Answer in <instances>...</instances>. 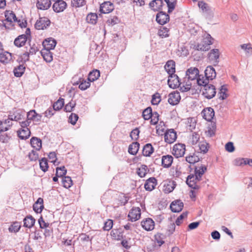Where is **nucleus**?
Masks as SVG:
<instances>
[{
    "instance_id": "20e7f679",
    "label": "nucleus",
    "mask_w": 252,
    "mask_h": 252,
    "mask_svg": "<svg viewBox=\"0 0 252 252\" xmlns=\"http://www.w3.org/2000/svg\"><path fill=\"white\" fill-rule=\"evenodd\" d=\"M51 22L47 17H41L36 22L34 27L36 30H44L50 25Z\"/></svg>"
},
{
    "instance_id": "bb28decb",
    "label": "nucleus",
    "mask_w": 252,
    "mask_h": 252,
    "mask_svg": "<svg viewBox=\"0 0 252 252\" xmlns=\"http://www.w3.org/2000/svg\"><path fill=\"white\" fill-rule=\"evenodd\" d=\"M24 116V112L21 110L15 111L12 114L9 115V118L13 121H18L21 120Z\"/></svg>"
},
{
    "instance_id": "0eeeda50",
    "label": "nucleus",
    "mask_w": 252,
    "mask_h": 252,
    "mask_svg": "<svg viewBox=\"0 0 252 252\" xmlns=\"http://www.w3.org/2000/svg\"><path fill=\"white\" fill-rule=\"evenodd\" d=\"M199 76V70L196 67H190L186 71V78L195 81Z\"/></svg>"
},
{
    "instance_id": "864d4df0",
    "label": "nucleus",
    "mask_w": 252,
    "mask_h": 252,
    "mask_svg": "<svg viewBox=\"0 0 252 252\" xmlns=\"http://www.w3.org/2000/svg\"><path fill=\"white\" fill-rule=\"evenodd\" d=\"M161 101L160 94L156 93L152 95L151 103L153 105H158Z\"/></svg>"
},
{
    "instance_id": "e2e57ef3",
    "label": "nucleus",
    "mask_w": 252,
    "mask_h": 252,
    "mask_svg": "<svg viewBox=\"0 0 252 252\" xmlns=\"http://www.w3.org/2000/svg\"><path fill=\"white\" fill-rule=\"evenodd\" d=\"M26 50L25 51L28 52V54L29 55L35 54L37 51V48L35 46H32L31 45H29L28 46H26Z\"/></svg>"
},
{
    "instance_id": "49530a36",
    "label": "nucleus",
    "mask_w": 252,
    "mask_h": 252,
    "mask_svg": "<svg viewBox=\"0 0 252 252\" xmlns=\"http://www.w3.org/2000/svg\"><path fill=\"white\" fill-rule=\"evenodd\" d=\"M153 113L152 108L149 107L143 111L142 116L145 120H148L152 116Z\"/></svg>"
},
{
    "instance_id": "6e6d98bb",
    "label": "nucleus",
    "mask_w": 252,
    "mask_h": 252,
    "mask_svg": "<svg viewBox=\"0 0 252 252\" xmlns=\"http://www.w3.org/2000/svg\"><path fill=\"white\" fill-rule=\"evenodd\" d=\"M186 161L191 164L194 163L198 161L199 158L195 155H189L186 158Z\"/></svg>"
},
{
    "instance_id": "c9c22d12",
    "label": "nucleus",
    "mask_w": 252,
    "mask_h": 252,
    "mask_svg": "<svg viewBox=\"0 0 252 252\" xmlns=\"http://www.w3.org/2000/svg\"><path fill=\"white\" fill-rule=\"evenodd\" d=\"M139 148V144L138 142H133L129 146L128 153L132 155H135Z\"/></svg>"
},
{
    "instance_id": "79ce46f5",
    "label": "nucleus",
    "mask_w": 252,
    "mask_h": 252,
    "mask_svg": "<svg viewBox=\"0 0 252 252\" xmlns=\"http://www.w3.org/2000/svg\"><path fill=\"white\" fill-rule=\"evenodd\" d=\"M195 81L198 85L205 87V85L209 84V80L203 76L199 75Z\"/></svg>"
},
{
    "instance_id": "473e14b6",
    "label": "nucleus",
    "mask_w": 252,
    "mask_h": 252,
    "mask_svg": "<svg viewBox=\"0 0 252 252\" xmlns=\"http://www.w3.org/2000/svg\"><path fill=\"white\" fill-rule=\"evenodd\" d=\"M17 133L18 136L21 139H27L31 135V131L29 128L20 129L17 131Z\"/></svg>"
},
{
    "instance_id": "e433bc0d",
    "label": "nucleus",
    "mask_w": 252,
    "mask_h": 252,
    "mask_svg": "<svg viewBox=\"0 0 252 252\" xmlns=\"http://www.w3.org/2000/svg\"><path fill=\"white\" fill-rule=\"evenodd\" d=\"M154 152V148L151 144H146L143 148V154L145 157H149Z\"/></svg>"
},
{
    "instance_id": "1a4fd4ad",
    "label": "nucleus",
    "mask_w": 252,
    "mask_h": 252,
    "mask_svg": "<svg viewBox=\"0 0 252 252\" xmlns=\"http://www.w3.org/2000/svg\"><path fill=\"white\" fill-rule=\"evenodd\" d=\"M176 139V132L173 129L168 130L164 134V140L167 143H173Z\"/></svg>"
},
{
    "instance_id": "37998d69",
    "label": "nucleus",
    "mask_w": 252,
    "mask_h": 252,
    "mask_svg": "<svg viewBox=\"0 0 252 252\" xmlns=\"http://www.w3.org/2000/svg\"><path fill=\"white\" fill-rule=\"evenodd\" d=\"M62 184L65 188L68 189L72 185V181L69 176H64L62 179Z\"/></svg>"
},
{
    "instance_id": "4468645a",
    "label": "nucleus",
    "mask_w": 252,
    "mask_h": 252,
    "mask_svg": "<svg viewBox=\"0 0 252 252\" xmlns=\"http://www.w3.org/2000/svg\"><path fill=\"white\" fill-rule=\"evenodd\" d=\"M181 99L180 93L177 92H173L168 95V102L172 105L177 104Z\"/></svg>"
},
{
    "instance_id": "58836bf2",
    "label": "nucleus",
    "mask_w": 252,
    "mask_h": 252,
    "mask_svg": "<svg viewBox=\"0 0 252 252\" xmlns=\"http://www.w3.org/2000/svg\"><path fill=\"white\" fill-rule=\"evenodd\" d=\"M198 6L203 13H209L211 11V8L209 5L204 1H199L198 2Z\"/></svg>"
},
{
    "instance_id": "09e8293b",
    "label": "nucleus",
    "mask_w": 252,
    "mask_h": 252,
    "mask_svg": "<svg viewBox=\"0 0 252 252\" xmlns=\"http://www.w3.org/2000/svg\"><path fill=\"white\" fill-rule=\"evenodd\" d=\"M148 170V167L145 165H142L137 170V174L140 177H144L147 174V171Z\"/></svg>"
},
{
    "instance_id": "5fc2aeb1",
    "label": "nucleus",
    "mask_w": 252,
    "mask_h": 252,
    "mask_svg": "<svg viewBox=\"0 0 252 252\" xmlns=\"http://www.w3.org/2000/svg\"><path fill=\"white\" fill-rule=\"evenodd\" d=\"M6 20L10 22H15L17 21L15 14L13 12H8L5 14Z\"/></svg>"
},
{
    "instance_id": "ea45409f",
    "label": "nucleus",
    "mask_w": 252,
    "mask_h": 252,
    "mask_svg": "<svg viewBox=\"0 0 252 252\" xmlns=\"http://www.w3.org/2000/svg\"><path fill=\"white\" fill-rule=\"evenodd\" d=\"M100 76V72L98 70H94L90 72L88 76V80L90 82H93L97 80Z\"/></svg>"
},
{
    "instance_id": "f704fd0d",
    "label": "nucleus",
    "mask_w": 252,
    "mask_h": 252,
    "mask_svg": "<svg viewBox=\"0 0 252 252\" xmlns=\"http://www.w3.org/2000/svg\"><path fill=\"white\" fill-rule=\"evenodd\" d=\"M35 221V219L32 216H27L24 219V226L30 228L33 226Z\"/></svg>"
},
{
    "instance_id": "72a5a7b5",
    "label": "nucleus",
    "mask_w": 252,
    "mask_h": 252,
    "mask_svg": "<svg viewBox=\"0 0 252 252\" xmlns=\"http://www.w3.org/2000/svg\"><path fill=\"white\" fill-rule=\"evenodd\" d=\"M206 170V166L204 165H201V166L195 168L194 175L196 176V177L200 181L201 177L204 174Z\"/></svg>"
},
{
    "instance_id": "2f4dec72",
    "label": "nucleus",
    "mask_w": 252,
    "mask_h": 252,
    "mask_svg": "<svg viewBox=\"0 0 252 252\" xmlns=\"http://www.w3.org/2000/svg\"><path fill=\"white\" fill-rule=\"evenodd\" d=\"M12 59L11 54L8 52H2L0 53V62L6 63Z\"/></svg>"
},
{
    "instance_id": "3c124183",
    "label": "nucleus",
    "mask_w": 252,
    "mask_h": 252,
    "mask_svg": "<svg viewBox=\"0 0 252 252\" xmlns=\"http://www.w3.org/2000/svg\"><path fill=\"white\" fill-rule=\"evenodd\" d=\"M190 81L191 80L188 79L185 84V83H183L182 84V86L181 85L180 90L182 92H187L190 89L192 86V83H191Z\"/></svg>"
},
{
    "instance_id": "774afa93",
    "label": "nucleus",
    "mask_w": 252,
    "mask_h": 252,
    "mask_svg": "<svg viewBox=\"0 0 252 252\" xmlns=\"http://www.w3.org/2000/svg\"><path fill=\"white\" fill-rule=\"evenodd\" d=\"M90 86V82L89 81H87L86 80H83L79 85V88L80 90L84 91L88 88Z\"/></svg>"
},
{
    "instance_id": "338daca9",
    "label": "nucleus",
    "mask_w": 252,
    "mask_h": 252,
    "mask_svg": "<svg viewBox=\"0 0 252 252\" xmlns=\"http://www.w3.org/2000/svg\"><path fill=\"white\" fill-rule=\"evenodd\" d=\"M246 159L244 158H236L234 161L233 163L236 166H242L244 165H246Z\"/></svg>"
},
{
    "instance_id": "39448f33",
    "label": "nucleus",
    "mask_w": 252,
    "mask_h": 252,
    "mask_svg": "<svg viewBox=\"0 0 252 252\" xmlns=\"http://www.w3.org/2000/svg\"><path fill=\"white\" fill-rule=\"evenodd\" d=\"M168 84L171 88L175 89L180 87L182 83H180L178 76L174 73L169 75Z\"/></svg>"
},
{
    "instance_id": "393cba45",
    "label": "nucleus",
    "mask_w": 252,
    "mask_h": 252,
    "mask_svg": "<svg viewBox=\"0 0 252 252\" xmlns=\"http://www.w3.org/2000/svg\"><path fill=\"white\" fill-rule=\"evenodd\" d=\"M164 68L169 75L175 72V63L173 60L168 61L164 66Z\"/></svg>"
},
{
    "instance_id": "7ed1b4c3",
    "label": "nucleus",
    "mask_w": 252,
    "mask_h": 252,
    "mask_svg": "<svg viewBox=\"0 0 252 252\" xmlns=\"http://www.w3.org/2000/svg\"><path fill=\"white\" fill-rule=\"evenodd\" d=\"M216 94V89L214 86L211 84L205 85L202 89L203 95L208 99L212 98Z\"/></svg>"
},
{
    "instance_id": "cd10ccee",
    "label": "nucleus",
    "mask_w": 252,
    "mask_h": 252,
    "mask_svg": "<svg viewBox=\"0 0 252 252\" xmlns=\"http://www.w3.org/2000/svg\"><path fill=\"white\" fill-rule=\"evenodd\" d=\"M163 2L162 0H153L150 3V7L154 11L161 9Z\"/></svg>"
},
{
    "instance_id": "a19ab883",
    "label": "nucleus",
    "mask_w": 252,
    "mask_h": 252,
    "mask_svg": "<svg viewBox=\"0 0 252 252\" xmlns=\"http://www.w3.org/2000/svg\"><path fill=\"white\" fill-rule=\"evenodd\" d=\"M198 147L201 153H206L209 149V144L205 141H202L199 143Z\"/></svg>"
},
{
    "instance_id": "f03ea898",
    "label": "nucleus",
    "mask_w": 252,
    "mask_h": 252,
    "mask_svg": "<svg viewBox=\"0 0 252 252\" xmlns=\"http://www.w3.org/2000/svg\"><path fill=\"white\" fill-rule=\"evenodd\" d=\"M186 151V145L182 143L175 144L172 150V154L176 158H180L184 156Z\"/></svg>"
},
{
    "instance_id": "6e6552de",
    "label": "nucleus",
    "mask_w": 252,
    "mask_h": 252,
    "mask_svg": "<svg viewBox=\"0 0 252 252\" xmlns=\"http://www.w3.org/2000/svg\"><path fill=\"white\" fill-rule=\"evenodd\" d=\"M114 9L113 3L109 1H105L100 5L99 11L101 13L106 14L112 12Z\"/></svg>"
},
{
    "instance_id": "6ab92c4d",
    "label": "nucleus",
    "mask_w": 252,
    "mask_h": 252,
    "mask_svg": "<svg viewBox=\"0 0 252 252\" xmlns=\"http://www.w3.org/2000/svg\"><path fill=\"white\" fill-rule=\"evenodd\" d=\"M157 185V181L155 178L151 177L148 179L144 185L145 189L146 190L152 191Z\"/></svg>"
},
{
    "instance_id": "4be33fe9",
    "label": "nucleus",
    "mask_w": 252,
    "mask_h": 252,
    "mask_svg": "<svg viewBox=\"0 0 252 252\" xmlns=\"http://www.w3.org/2000/svg\"><path fill=\"white\" fill-rule=\"evenodd\" d=\"M205 77L209 80H212L215 78L216 76V72L213 67L212 66H208L206 67L205 70Z\"/></svg>"
},
{
    "instance_id": "bf43d9fd",
    "label": "nucleus",
    "mask_w": 252,
    "mask_h": 252,
    "mask_svg": "<svg viewBox=\"0 0 252 252\" xmlns=\"http://www.w3.org/2000/svg\"><path fill=\"white\" fill-rule=\"evenodd\" d=\"M28 157L31 161H36L38 159L39 155L36 151L32 150L29 153Z\"/></svg>"
},
{
    "instance_id": "a18cd8bd",
    "label": "nucleus",
    "mask_w": 252,
    "mask_h": 252,
    "mask_svg": "<svg viewBox=\"0 0 252 252\" xmlns=\"http://www.w3.org/2000/svg\"><path fill=\"white\" fill-rule=\"evenodd\" d=\"M40 168L43 171L46 172L48 169L47 159L46 158H42L39 160Z\"/></svg>"
},
{
    "instance_id": "603ef678",
    "label": "nucleus",
    "mask_w": 252,
    "mask_h": 252,
    "mask_svg": "<svg viewBox=\"0 0 252 252\" xmlns=\"http://www.w3.org/2000/svg\"><path fill=\"white\" fill-rule=\"evenodd\" d=\"M64 105V99L63 98L59 99L57 101L53 104V109L54 110H60Z\"/></svg>"
},
{
    "instance_id": "de8ad7c7",
    "label": "nucleus",
    "mask_w": 252,
    "mask_h": 252,
    "mask_svg": "<svg viewBox=\"0 0 252 252\" xmlns=\"http://www.w3.org/2000/svg\"><path fill=\"white\" fill-rule=\"evenodd\" d=\"M227 91L226 87L224 85L222 86L220 90L219 95V98L221 100L225 99L227 97L226 92Z\"/></svg>"
},
{
    "instance_id": "423d86ee",
    "label": "nucleus",
    "mask_w": 252,
    "mask_h": 252,
    "mask_svg": "<svg viewBox=\"0 0 252 252\" xmlns=\"http://www.w3.org/2000/svg\"><path fill=\"white\" fill-rule=\"evenodd\" d=\"M200 181L198 178L194 174H190L187 177L186 183L192 189H198L199 186L197 182Z\"/></svg>"
},
{
    "instance_id": "c756f323",
    "label": "nucleus",
    "mask_w": 252,
    "mask_h": 252,
    "mask_svg": "<svg viewBox=\"0 0 252 252\" xmlns=\"http://www.w3.org/2000/svg\"><path fill=\"white\" fill-rule=\"evenodd\" d=\"M41 54L46 62L50 63L53 60V55L50 50L44 48L41 50Z\"/></svg>"
},
{
    "instance_id": "69168bd1",
    "label": "nucleus",
    "mask_w": 252,
    "mask_h": 252,
    "mask_svg": "<svg viewBox=\"0 0 252 252\" xmlns=\"http://www.w3.org/2000/svg\"><path fill=\"white\" fill-rule=\"evenodd\" d=\"M66 173V170L64 166L57 167L56 168V175L57 176H63Z\"/></svg>"
},
{
    "instance_id": "a878e982",
    "label": "nucleus",
    "mask_w": 252,
    "mask_h": 252,
    "mask_svg": "<svg viewBox=\"0 0 252 252\" xmlns=\"http://www.w3.org/2000/svg\"><path fill=\"white\" fill-rule=\"evenodd\" d=\"M43 208V199L39 197L33 204V209L36 213H40Z\"/></svg>"
},
{
    "instance_id": "680f3d73",
    "label": "nucleus",
    "mask_w": 252,
    "mask_h": 252,
    "mask_svg": "<svg viewBox=\"0 0 252 252\" xmlns=\"http://www.w3.org/2000/svg\"><path fill=\"white\" fill-rule=\"evenodd\" d=\"M75 102L71 100L65 106L64 110L66 112H70L73 110V109L75 107Z\"/></svg>"
},
{
    "instance_id": "c85d7f7f",
    "label": "nucleus",
    "mask_w": 252,
    "mask_h": 252,
    "mask_svg": "<svg viewBox=\"0 0 252 252\" xmlns=\"http://www.w3.org/2000/svg\"><path fill=\"white\" fill-rule=\"evenodd\" d=\"M31 144L36 151H39L41 148L42 142L40 139L33 137L31 139Z\"/></svg>"
},
{
    "instance_id": "052dcab7",
    "label": "nucleus",
    "mask_w": 252,
    "mask_h": 252,
    "mask_svg": "<svg viewBox=\"0 0 252 252\" xmlns=\"http://www.w3.org/2000/svg\"><path fill=\"white\" fill-rule=\"evenodd\" d=\"M85 3V0H72L71 1V5L73 7H79L83 6Z\"/></svg>"
},
{
    "instance_id": "4c0bfd02",
    "label": "nucleus",
    "mask_w": 252,
    "mask_h": 252,
    "mask_svg": "<svg viewBox=\"0 0 252 252\" xmlns=\"http://www.w3.org/2000/svg\"><path fill=\"white\" fill-rule=\"evenodd\" d=\"M97 15L94 13H90L88 14L86 17V20L88 23L95 25L97 21Z\"/></svg>"
},
{
    "instance_id": "9b49d317",
    "label": "nucleus",
    "mask_w": 252,
    "mask_h": 252,
    "mask_svg": "<svg viewBox=\"0 0 252 252\" xmlns=\"http://www.w3.org/2000/svg\"><path fill=\"white\" fill-rule=\"evenodd\" d=\"M201 114L203 118L207 121H211L215 116V112L211 107H207L204 108Z\"/></svg>"
},
{
    "instance_id": "dca6fc26",
    "label": "nucleus",
    "mask_w": 252,
    "mask_h": 252,
    "mask_svg": "<svg viewBox=\"0 0 252 252\" xmlns=\"http://www.w3.org/2000/svg\"><path fill=\"white\" fill-rule=\"evenodd\" d=\"M163 184L162 190L166 193L172 192L176 185L175 182L173 181H166L163 182Z\"/></svg>"
},
{
    "instance_id": "ddd939ff",
    "label": "nucleus",
    "mask_w": 252,
    "mask_h": 252,
    "mask_svg": "<svg viewBox=\"0 0 252 252\" xmlns=\"http://www.w3.org/2000/svg\"><path fill=\"white\" fill-rule=\"evenodd\" d=\"M66 3L63 0H59L54 2L53 5V10L56 12L63 11L66 7Z\"/></svg>"
},
{
    "instance_id": "f257e3e1",
    "label": "nucleus",
    "mask_w": 252,
    "mask_h": 252,
    "mask_svg": "<svg viewBox=\"0 0 252 252\" xmlns=\"http://www.w3.org/2000/svg\"><path fill=\"white\" fill-rule=\"evenodd\" d=\"M213 43V38L208 33L205 34L200 43L195 45V49L200 51H207L210 49V45Z\"/></svg>"
},
{
    "instance_id": "4d7b16f0",
    "label": "nucleus",
    "mask_w": 252,
    "mask_h": 252,
    "mask_svg": "<svg viewBox=\"0 0 252 252\" xmlns=\"http://www.w3.org/2000/svg\"><path fill=\"white\" fill-rule=\"evenodd\" d=\"M169 30L165 27L161 28L158 31V35L162 38L166 37L169 36Z\"/></svg>"
},
{
    "instance_id": "aec40b11",
    "label": "nucleus",
    "mask_w": 252,
    "mask_h": 252,
    "mask_svg": "<svg viewBox=\"0 0 252 252\" xmlns=\"http://www.w3.org/2000/svg\"><path fill=\"white\" fill-rule=\"evenodd\" d=\"M184 207L183 203L180 200L173 201L170 205V208L173 212H179L181 211Z\"/></svg>"
},
{
    "instance_id": "f8f14e48",
    "label": "nucleus",
    "mask_w": 252,
    "mask_h": 252,
    "mask_svg": "<svg viewBox=\"0 0 252 252\" xmlns=\"http://www.w3.org/2000/svg\"><path fill=\"white\" fill-rule=\"evenodd\" d=\"M141 224L143 228L146 231H151L155 228V222L151 218H147L142 220Z\"/></svg>"
},
{
    "instance_id": "7c9ffc66",
    "label": "nucleus",
    "mask_w": 252,
    "mask_h": 252,
    "mask_svg": "<svg viewBox=\"0 0 252 252\" xmlns=\"http://www.w3.org/2000/svg\"><path fill=\"white\" fill-rule=\"evenodd\" d=\"M26 66L24 64H20L15 67L13 70L15 76L20 77L22 76L25 71Z\"/></svg>"
},
{
    "instance_id": "0e129e2a",
    "label": "nucleus",
    "mask_w": 252,
    "mask_h": 252,
    "mask_svg": "<svg viewBox=\"0 0 252 252\" xmlns=\"http://www.w3.org/2000/svg\"><path fill=\"white\" fill-rule=\"evenodd\" d=\"M158 117V114L157 112H154L152 114V116L150 118V119H151L150 121L151 124L154 125H156L159 120Z\"/></svg>"
},
{
    "instance_id": "9d476101",
    "label": "nucleus",
    "mask_w": 252,
    "mask_h": 252,
    "mask_svg": "<svg viewBox=\"0 0 252 252\" xmlns=\"http://www.w3.org/2000/svg\"><path fill=\"white\" fill-rule=\"evenodd\" d=\"M128 217L131 221L139 220L141 217V209L139 207H133L130 211Z\"/></svg>"
},
{
    "instance_id": "b1692460",
    "label": "nucleus",
    "mask_w": 252,
    "mask_h": 252,
    "mask_svg": "<svg viewBox=\"0 0 252 252\" xmlns=\"http://www.w3.org/2000/svg\"><path fill=\"white\" fill-rule=\"evenodd\" d=\"M27 40V36L25 34H22L18 36L14 40V45L18 47H21L23 46Z\"/></svg>"
},
{
    "instance_id": "8fccbe9b",
    "label": "nucleus",
    "mask_w": 252,
    "mask_h": 252,
    "mask_svg": "<svg viewBox=\"0 0 252 252\" xmlns=\"http://www.w3.org/2000/svg\"><path fill=\"white\" fill-rule=\"evenodd\" d=\"M240 47L246 52V54L248 55L252 54V47L250 43L242 44Z\"/></svg>"
},
{
    "instance_id": "2eb2a0df",
    "label": "nucleus",
    "mask_w": 252,
    "mask_h": 252,
    "mask_svg": "<svg viewBox=\"0 0 252 252\" xmlns=\"http://www.w3.org/2000/svg\"><path fill=\"white\" fill-rule=\"evenodd\" d=\"M51 5V0H36V5L38 9L47 10L50 7Z\"/></svg>"
},
{
    "instance_id": "c03bdc74",
    "label": "nucleus",
    "mask_w": 252,
    "mask_h": 252,
    "mask_svg": "<svg viewBox=\"0 0 252 252\" xmlns=\"http://www.w3.org/2000/svg\"><path fill=\"white\" fill-rule=\"evenodd\" d=\"M29 57L30 55L28 54V52L25 51L24 53L19 55L17 61L19 63L25 64V63L29 60Z\"/></svg>"
},
{
    "instance_id": "a211bd4d",
    "label": "nucleus",
    "mask_w": 252,
    "mask_h": 252,
    "mask_svg": "<svg viewBox=\"0 0 252 252\" xmlns=\"http://www.w3.org/2000/svg\"><path fill=\"white\" fill-rule=\"evenodd\" d=\"M57 44V42L55 39L53 38H48L43 42V45L44 49L47 50L54 49Z\"/></svg>"
},
{
    "instance_id": "412c9836",
    "label": "nucleus",
    "mask_w": 252,
    "mask_h": 252,
    "mask_svg": "<svg viewBox=\"0 0 252 252\" xmlns=\"http://www.w3.org/2000/svg\"><path fill=\"white\" fill-rule=\"evenodd\" d=\"M219 56V51L217 49L212 50L208 54V58L213 63H217L219 62L218 59Z\"/></svg>"
},
{
    "instance_id": "f3484780",
    "label": "nucleus",
    "mask_w": 252,
    "mask_h": 252,
    "mask_svg": "<svg viewBox=\"0 0 252 252\" xmlns=\"http://www.w3.org/2000/svg\"><path fill=\"white\" fill-rule=\"evenodd\" d=\"M169 20V15L164 12L160 11L157 15L156 21L160 25H164L166 24Z\"/></svg>"
},
{
    "instance_id": "5701e85b",
    "label": "nucleus",
    "mask_w": 252,
    "mask_h": 252,
    "mask_svg": "<svg viewBox=\"0 0 252 252\" xmlns=\"http://www.w3.org/2000/svg\"><path fill=\"white\" fill-rule=\"evenodd\" d=\"M173 158L171 155L163 156L161 158V165L164 168L171 166L173 162Z\"/></svg>"
},
{
    "instance_id": "13d9d810",
    "label": "nucleus",
    "mask_w": 252,
    "mask_h": 252,
    "mask_svg": "<svg viewBox=\"0 0 252 252\" xmlns=\"http://www.w3.org/2000/svg\"><path fill=\"white\" fill-rule=\"evenodd\" d=\"M168 6V12H171L175 7V2L174 0H164Z\"/></svg>"
}]
</instances>
